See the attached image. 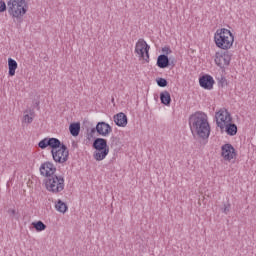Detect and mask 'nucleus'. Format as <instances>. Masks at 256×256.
<instances>
[{
	"mask_svg": "<svg viewBox=\"0 0 256 256\" xmlns=\"http://www.w3.org/2000/svg\"><path fill=\"white\" fill-rule=\"evenodd\" d=\"M39 105H40V102H39V101H36V102L34 103V107H36L38 110L40 109V108H39Z\"/></svg>",
	"mask_w": 256,
	"mask_h": 256,
	"instance_id": "2f4dec72",
	"label": "nucleus"
},
{
	"mask_svg": "<svg viewBox=\"0 0 256 256\" xmlns=\"http://www.w3.org/2000/svg\"><path fill=\"white\" fill-rule=\"evenodd\" d=\"M218 81V86L221 87L223 89V87H227L228 82H227V78H225V76H221L217 78Z\"/></svg>",
	"mask_w": 256,
	"mask_h": 256,
	"instance_id": "5701e85b",
	"label": "nucleus"
},
{
	"mask_svg": "<svg viewBox=\"0 0 256 256\" xmlns=\"http://www.w3.org/2000/svg\"><path fill=\"white\" fill-rule=\"evenodd\" d=\"M55 208L57 211H59V213H67L69 207L67 206V204L65 202H63L61 199H58L56 204H55Z\"/></svg>",
	"mask_w": 256,
	"mask_h": 256,
	"instance_id": "412c9836",
	"label": "nucleus"
},
{
	"mask_svg": "<svg viewBox=\"0 0 256 256\" xmlns=\"http://www.w3.org/2000/svg\"><path fill=\"white\" fill-rule=\"evenodd\" d=\"M51 155L55 163H67L69 161V149L67 145L60 142L58 149L51 150Z\"/></svg>",
	"mask_w": 256,
	"mask_h": 256,
	"instance_id": "423d86ee",
	"label": "nucleus"
},
{
	"mask_svg": "<svg viewBox=\"0 0 256 256\" xmlns=\"http://www.w3.org/2000/svg\"><path fill=\"white\" fill-rule=\"evenodd\" d=\"M156 65H157V67H159V69H167L170 65L169 56L160 54L157 57Z\"/></svg>",
	"mask_w": 256,
	"mask_h": 256,
	"instance_id": "dca6fc26",
	"label": "nucleus"
},
{
	"mask_svg": "<svg viewBox=\"0 0 256 256\" xmlns=\"http://www.w3.org/2000/svg\"><path fill=\"white\" fill-rule=\"evenodd\" d=\"M24 121L26 123H33V117L29 116V114L24 115Z\"/></svg>",
	"mask_w": 256,
	"mask_h": 256,
	"instance_id": "cd10ccee",
	"label": "nucleus"
},
{
	"mask_svg": "<svg viewBox=\"0 0 256 256\" xmlns=\"http://www.w3.org/2000/svg\"><path fill=\"white\" fill-rule=\"evenodd\" d=\"M7 213H9L11 217H14V215H17V211H15V209H8Z\"/></svg>",
	"mask_w": 256,
	"mask_h": 256,
	"instance_id": "c85d7f7f",
	"label": "nucleus"
},
{
	"mask_svg": "<svg viewBox=\"0 0 256 256\" xmlns=\"http://www.w3.org/2000/svg\"><path fill=\"white\" fill-rule=\"evenodd\" d=\"M214 43L218 49L229 51L233 47V43H235V36L231 33V30L221 28L214 34Z\"/></svg>",
	"mask_w": 256,
	"mask_h": 256,
	"instance_id": "f03ea898",
	"label": "nucleus"
},
{
	"mask_svg": "<svg viewBox=\"0 0 256 256\" xmlns=\"http://www.w3.org/2000/svg\"><path fill=\"white\" fill-rule=\"evenodd\" d=\"M17 61L13 58H8V75L9 77H15V71H17Z\"/></svg>",
	"mask_w": 256,
	"mask_h": 256,
	"instance_id": "6ab92c4d",
	"label": "nucleus"
},
{
	"mask_svg": "<svg viewBox=\"0 0 256 256\" xmlns=\"http://www.w3.org/2000/svg\"><path fill=\"white\" fill-rule=\"evenodd\" d=\"M169 67H175V63H176V61H175V58H173V59H171V58H169Z\"/></svg>",
	"mask_w": 256,
	"mask_h": 256,
	"instance_id": "c756f323",
	"label": "nucleus"
},
{
	"mask_svg": "<svg viewBox=\"0 0 256 256\" xmlns=\"http://www.w3.org/2000/svg\"><path fill=\"white\" fill-rule=\"evenodd\" d=\"M95 133L101 135L102 137H107L111 133H113V128L107 122H98L96 127L91 128L90 132L88 133V139L91 140L95 136Z\"/></svg>",
	"mask_w": 256,
	"mask_h": 256,
	"instance_id": "0eeeda50",
	"label": "nucleus"
},
{
	"mask_svg": "<svg viewBox=\"0 0 256 256\" xmlns=\"http://www.w3.org/2000/svg\"><path fill=\"white\" fill-rule=\"evenodd\" d=\"M69 131L72 137H79V133H81V123L80 122L71 123L69 125Z\"/></svg>",
	"mask_w": 256,
	"mask_h": 256,
	"instance_id": "a211bd4d",
	"label": "nucleus"
},
{
	"mask_svg": "<svg viewBox=\"0 0 256 256\" xmlns=\"http://www.w3.org/2000/svg\"><path fill=\"white\" fill-rule=\"evenodd\" d=\"M188 125L194 139L196 137L203 141L209 139L211 135V125L209 124V117L205 112L196 111L191 114L188 118Z\"/></svg>",
	"mask_w": 256,
	"mask_h": 256,
	"instance_id": "f257e3e1",
	"label": "nucleus"
},
{
	"mask_svg": "<svg viewBox=\"0 0 256 256\" xmlns=\"http://www.w3.org/2000/svg\"><path fill=\"white\" fill-rule=\"evenodd\" d=\"M57 173V167L52 162H44L40 166V175L43 177H51Z\"/></svg>",
	"mask_w": 256,
	"mask_h": 256,
	"instance_id": "ddd939ff",
	"label": "nucleus"
},
{
	"mask_svg": "<svg viewBox=\"0 0 256 256\" xmlns=\"http://www.w3.org/2000/svg\"><path fill=\"white\" fill-rule=\"evenodd\" d=\"M160 101L162 105H165L166 107L171 106V94L169 93V91L165 90L160 93Z\"/></svg>",
	"mask_w": 256,
	"mask_h": 256,
	"instance_id": "aec40b11",
	"label": "nucleus"
},
{
	"mask_svg": "<svg viewBox=\"0 0 256 256\" xmlns=\"http://www.w3.org/2000/svg\"><path fill=\"white\" fill-rule=\"evenodd\" d=\"M114 123L117 125V127H127L129 120L125 113L119 112L118 114L114 115Z\"/></svg>",
	"mask_w": 256,
	"mask_h": 256,
	"instance_id": "2eb2a0df",
	"label": "nucleus"
},
{
	"mask_svg": "<svg viewBox=\"0 0 256 256\" xmlns=\"http://www.w3.org/2000/svg\"><path fill=\"white\" fill-rule=\"evenodd\" d=\"M32 227H34V229L38 233H40L41 231H45V229H47V225H45V223H43V221H41V220L32 222Z\"/></svg>",
	"mask_w": 256,
	"mask_h": 256,
	"instance_id": "4be33fe9",
	"label": "nucleus"
},
{
	"mask_svg": "<svg viewBox=\"0 0 256 256\" xmlns=\"http://www.w3.org/2000/svg\"><path fill=\"white\" fill-rule=\"evenodd\" d=\"M72 147H73L74 149H77V147H79V145L77 144V142L73 141V142H72Z\"/></svg>",
	"mask_w": 256,
	"mask_h": 256,
	"instance_id": "7c9ffc66",
	"label": "nucleus"
},
{
	"mask_svg": "<svg viewBox=\"0 0 256 256\" xmlns=\"http://www.w3.org/2000/svg\"><path fill=\"white\" fill-rule=\"evenodd\" d=\"M151 49V46L147 44V42L143 39L140 38L135 46V53L139 55L140 59H143L146 61V63H149V50Z\"/></svg>",
	"mask_w": 256,
	"mask_h": 256,
	"instance_id": "1a4fd4ad",
	"label": "nucleus"
},
{
	"mask_svg": "<svg viewBox=\"0 0 256 256\" xmlns=\"http://www.w3.org/2000/svg\"><path fill=\"white\" fill-rule=\"evenodd\" d=\"M8 13L13 19H22L27 13V1L25 0H9L7 2Z\"/></svg>",
	"mask_w": 256,
	"mask_h": 256,
	"instance_id": "7ed1b4c3",
	"label": "nucleus"
},
{
	"mask_svg": "<svg viewBox=\"0 0 256 256\" xmlns=\"http://www.w3.org/2000/svg\"><path fill=\"white\" fill-rule=\"evenodd\" d=\"M92 147L95 149L93 154L95 161H103L109 155V144L105 138H95Z\"/></svg>",
	"mask_w": 256,
	"mask_h": 256,
	"instance_id": "39448f33",
	"label": "nucleus"
},
{
	"mask_svg": "<svg viewBox=\"0 0 256 256\" xmlns=\"http://www.w3.org/2000/svg\"><path fill=\"white\" fill-rule=\"evenodd\" d=\"M221 156L224 161H231L237 158V150L231 144L227 143L221 146Z\"/></svg>",
	"mask_w": 256,
	"mask_h": 256,
	"instance_id": "9b49d317",
	"label": "nucleus"
},
{
	"mask_svg": "<svg viewBox=\"0 0 256 256\" xmlns=\"http://www.w3.org/2000/svg\"><path fill=\"white\" fill-rule=\"evenodd\" d=\"M44 184L47 191H49L50 193H61V191L65 189V178L62 175L57 176L56 174H54L45 178Z\"/></svg>",
	"mask_w": 256,
	"mask_h": 256,
	"instance_id": "20e7f679",
	"label": "nucleus"
},
{
	"mask_svg": "<svg viewBox=\"0 0 256 256\" xmlns=\"http://www.w3.org/2000/svg\"><path fill=\"white\" fill-rule=\"evenodd\" d=\"M158 87H167L169 85V82L165 78H158L156 79Z\"/></svg>",
	"mask_w": 256,
	"mask_h": 256,
	"instance_id": "b1692460",
	"label": "nucleus"
},
{
	"mask_svg": "<svg viewBox=\"0 0 256 256\" xmlns=\"http://www.w3.org/2000/svg\"><path fill=\"white\" fill-rule=\"evenodd\" d=\"M216 125L223 131L225 129V125L227 123H233V117H231V113L227 111V109H220L215 114Z\"/></svg>",
	"mask_w": 256,
	"mask_h": 256,
	"instance_id": "6e6552de",
	"label": "nucleus"
},
{
	"mask_svg": "<svg viewBox=\"0 0 256 256\" xmlns=\"http://www.w3.org/2000/svg\"><path fill=\"white\" fill-rule=\"evenodd\" d=\"M224 129L227 135H229L230 137H235V135H237L238 129L237 124L235 123L227 122L226 124H224Z\"/></svg>",
	"mask_w": 256,
	"mask_h": 256,
	"instance_id": "f3484780",
	"label": "nucleus"
},
{
	"mask_svg": "<svg viewBox=\"0 0 256 256\" xmlns=\"http://www.w3.org/2000/svg\"><path fill=\"white\" fill-rule=\"evenodd\" d=\"M60 145L61 140L58 138H44L38 143L40 149H47V147H50L51 149H59Z\"/></svg>",
	"mask_w": 256,
	"mask_h": 256,
	"instance_id": "f8f14e48",
	"label": "nucleus"
},
{
	"mask_svg": "<svg viewBox=\"0 0 256 256\" xmlns=\"http://www.w3.org/2000/svg\"><path fill=\"white\" fill-rule=\"evenodd\" d=\"M7 11V4L5 1L0 0V13H5Z\"/></svg>",
	"mask_w": 256,
	"mask_h": 256,
	"instance_id": "bb28decb",
	"label": "nucleus"
},
{
	"mask_svg": "<svg viewBox=\"0 0 256 256\" xmlns=\"http://www.w3.org/2000/svg\"><path fill=\"white\" fill-rule=\"evenodd\" d=\"M162 55H167V57H169V55H171V53H173V50H171V47L169 46H165L162 48Z\"/></svg>",
	"mask_w": 256,
	"mask_h": 256,
	"instance_id": "393cba45",
	"label": "nucleus"
},
{
	"mask_svg": "<svg viewBox=\"0 0 256 256\" xmlns=\"http://www.w3.org/2000/svg\"><path fill=\"white\" fill-rule=\"evenodd\" d=\"M229 211H231V203H229V201H227V203H224V208L222 210V212L225 213V215H227V213H229Z\"/></svg>",
	"mask_w": 256,
	"mask_h": 256,
	"instance_id": "a878e982",
	"label": "nucleus"
},
{
	"mask_svg": "<svg viewBox=\"0 0 256 256\" xmlns=\"http://www.w3.org/2000/svg\"><path fill=\"white\" fill-rule=\"evenodd\" d=\"M199 85L200 87H202V89L211 91V89H213V86L215 85V80L213 79V76L209 74H204L199 78Z\"/></svg>",
	"mask_w": 256,
	"mask_h": 256,
	"instance_id": "4468645a",
	"label": "nucleus"
},
{
	"mask_svg": "<svg viewBox=\"0 0 256 256\" xmlns=\"http://www.w3.org/2000/svg\"><path fill=\"white\" fill-rule=\"evenodd\" d=\"M214 61L217 67H220V69H225V66H229L231 63V53H229L228 50L224 52H216Z\"/></svg>",
	"mask_w": 256,
	"mask_h": 256,
	"instance_id": "9d476101",
	"label": "nucleus"
}]
</instances>
